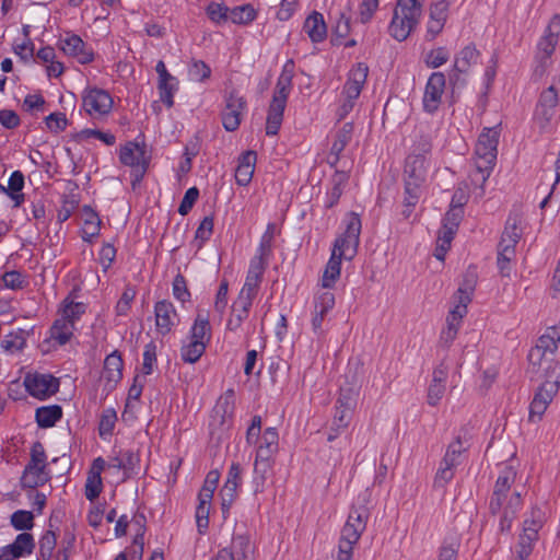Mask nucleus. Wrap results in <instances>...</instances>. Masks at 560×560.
<instances>
[{
  "label": "nucleus",
  "instance_id": "f257e3e1",
  "mask_svg": "<svg viewBox=\"0 0 560 560\" xmlns=\"http://www.w3.org/2000/svg\"><path fill=\"white\" fill-rule=\"evenodd\" d=\"M361 219L358 213L350 212L347 219L346 231L334 243L331 256L323 275V287L330 288L340 276L341 259H352L360 243Z\"/></svg>",
  "mask_w": 560,
  "mask_h": 560
},
{
  "label": "nucleus",
  "instance_id": "f03ea898",
  "mask_svg": "<svg viewBox=\"0 0 560 560\" xmlns=\"http://www.w3.org/2000/svg\"><path fill=\"white\" fill-rule=\"evenodd\" d=\"M294 77V62L288 60L276 83L272 100L268 107L266 119V135L276 136L279 132L283 120V113L287 106L289 94L292 90V80Z\"/></svg>",
  "mask_w": 560,
  "mask_h": 560
},
{
  "label": "nucleus",
  "instance_id": "7ed1b4c3",
  "mask_svg": "<svg viewBox=\"0 0 560 560\" xmlns=\"http://www.w3.org/2000/svg\"><path fill=\"white\" fill-rule=\"evenodd\" d=\"M369 510L365 506H353L350 510L347 522L341 529L338 544L337 560H352L353 547L358 544L361 535L366 528Z\"/></svg>",
  "mask_w": 560,
  "mask_h": 560
},
{
  "label": "nucleus",
  "instance_id": "20e7f679",
  "mask_svg": "<svg viewBox=\"0 0 560 560\" xmlns=\"http://www.w3.org/2000/svg\"><path fill=\"white\" fill-rule=\"evenodd\" d=\"M521 221L520 214L511 213L498 244L497 265L502 277L511 276V264L516 257L515 246L522 237Z\"/></svg>",
  "mask_w": 560,
  "mask_h": 560
},
{
  "label": "nucleus",
  "instance_id": "39448f33",
  "mask_svg": "<svg viewBox=\"0 0 560 560\" xmlns=\"http://www.w3.org/2000/svg\"><path fill=\"white\" fill-rule=\"evenodd\" d=\"M552 338L553 337L544 334L538 339L537 346L529 351V364L526 373L529 376L530 381H540L541 372H560V364L553 362V360L550 358H546V352H550V354H552L558 348V343Z\"/></svg>",
  "mask_w": 560,
  "mask_h": 560
},
{
  "label": "nucleus",
  "instance_id": "423d86ee",
  "mask_svg": "<svg viewBox=\"0 0 560 560\" xmlns=\"http://www.w3.org/2000/svg\"><path fill=\"white\" fill-rule=\"evenodd\" d=\"M119 161L131 168V185L135 189L143 179L151 161L147 144L144 142L128 141L125 145L120 147Z\"/></svg>",
  "mask_w": 560,
  "mask_h": 560
},
{
  "label": "nucleus",
  "instance_id": "0eeeda50",
  "mask_svg": "<svg viewBox=\"0 0 560 560\" xmlns=\"http://www.w3.org/2000/svg\"><path fill=\"white\" fill-rule=\"evenodd\" d=\"M421 14V2H397L389 24L390 35L399 40H405L418 24Z\"/></svg>",
  "mask_w": 560,
  "mask_h": 560
},
{
  "label": "nucleus",
  "instance_id": "6e6552de",
  "mask_svg": "<svg viewBox=\"0 0 560 560\" xmlns=\"http://www.w3.org/2000/svg\"><path fill=\"white\" fill-rule=\"evenodd\" d=\"M559 100L558 90L553 85L540 93L533 117L534 124L538 126L540 132L551 130V120L556 116Z\"/></svg>",
  "mask_w": 560,
  "mask_h": 560
},
{
  "label": "nucleus",
  "instance_id": "1a4fd4ad",
  "mask_svg": "<svg viewBox=\"0 0 560 560\" xmlns=\"http://www.w3.org/2000/svg\"><path fill=\"white\" fill-rule=\"evenodd\" d=\"M498 150L493 147H485L482 141H477L475 149V171L471 173V183L483 186L489 178L497 161Z\"/></svg>",
  "mask_w": 560,
  "mask_h": 560
},
{
  "label": "nucleus",
  "instance_id": "9d476101",
  "mask_svg": "<svg viewBox=\"0 0 560 560\" xmlns=\"http://www.w3.org/2000/svg\"><path fill=\"white\" fill-rule=\"evenodd\" d=\"M24 385L31 396L44 400L59 390L60 382L51 374L35 373L26 375Z\"/></svg>",
  "mask_w": 560,
  "mask_h": 560
},
{
  "label": "nucleus",
  "instance_id": "9b49d317",
  "mask_svg": "<svg viewBox=\"0 0 560 560\" xmlns=\"http://www.w3.org/2000/svg\"><path fill=\"white\" fill-rule=\"evenodd\" d=\"M246 101L238 94L237 91L232 90L225 96V107L221 114L222 125L226 131H235L241 125V117L246 108Z\"/></svg>",
  "mask_w": 560,
  "mask_h": 560
},
{
  "label": "nucleus",
  "instance_id": "f8f14e48",
  "mask_svg": "<svg viewBox=\"0 0 560 560\" xmlns=\"http://www.w3.org/2000/svg\"><path fill=\"white\" fill-rule=\"evenodd\" d=\"M355 405L357 394L354 390L350 387L341 388L336 400V411L332 419L334 425L346 429L352 419Z\"/></svg>",
  "mask_w": 560,
  "mask_h": 560
},
{
  "label": "nucleus",
  "instance_id": "ddd939ff",
  "mask_svg": "<svg viewBox=\"0 0 560 560\" xmlns=\"http://www.w3.org/2000/svg\"><path fill=\"white\" fill-rule=\"evenodd\" d=\"M445 82L446 79L443 72H433L430 75L423 95V109L427 113L433 114L440 107Z\"/></svg>",
  "mask_w": 560,
  "mask_h": 560
},
{
  "label": "nucleus",
  "instance_id": "4468645a",
  "mask_svg": "<svg viewBox=\"0 0 560 560\" xmlns=\"http://www.w3.org/2000/svg\"><path fill=\"white\" fill-rule=\"evenodd\" d=\"M516 472L512 467H505L499 475L494 490L489 503V509L492 514H497L502 509L511 486L514 483Z\"/></svg>",
  "mask_w": 560,
  "mask_h": 560
},
{
  "label": "nucleus",
  "instance_id": "2eb2a0df",
  "mask_svg": "<svg viewBox=\"0 0 560 560\" xmlns=\"http://www.w3.org/2000/svg\"><path fill=\"white\" fill-rule=\"evenodd\" d=\"M83 107L90 116L108 114L113 106V98L102 89H90L83 95Z\"/></svg>",
  "mask_w": 560,
  "mask_h": 560
},
{
  "label": "nucleus",
  "instance_id": "dca6fc26",
  "mask_svg": "<svg viewBox=\"0 0 560 560\" xmlns=\"http://www.w3.org/2000/svg\"><path fill=\"white\" fill-rule=\"evenodd\" d=\"M560 34V16L555 14L545 30L544 36L537 45V58L545 60L550 58L558 44Z\"/></svg>",
  "mask_w": 560,
  "mask_h": 560
},
{
  "label": "nucleus",
  "instance_id": "f3484780",
  "mask_svg": "<svg viewBox=\"0 0 560 560\" xmlns=\"http://www.w3.org/2000/svg\"><path fill=\"white\" fill-rule=\"evenodd\" d=\"M154 314L156 330L163 336L168 334L177 318L174 305L166 300L159 301L155 303Z\"/></svg>",
  "mask_w": 560,
  "mask_h": 560
},
{
  "label": "nucleus",
  "instance_id": "a211bd4d",
  "mask_svg": "<svg viewBox=\"0 0 560 560\" xmlns=\"http://www.w3.org/2000/svg\"><path fill=\"white\" fill-rule=\"evenodd\" d=\"M427 167L425 158L422 154H410L407 156L404 170V182H425Z\"/></svg>",
  "mask_w": 560,
  "mask_h": 560
},
{
  "label": "nucleus",
  "instance_id": "6ab92c4d",
  "mask_svg": "<svg viewBox=\"0 0 560 560\" xmlns=\"http://www.w3.org/2000/svg\"><path fill=\"white\" fill-rule=\"evenodd\" d=\"M257 160V154L255 151L248 150L242 153L238 158V164L235 170V180L240 186H246L250 183L255 164Z\"/></svg>",
  "mask_w": 560,
  "mask_h": 560
},
{
  "label": "nucleus",
  "instance_id": "aec40b11",
  "mask_svg": "<svg viewBox=\"0 0 560 560\" xmlns=\"http://www.w3.org/2000/svg\"><path fill=\"white\" fill-rule=\"evenodd\" d=\"M65 54L78 58L81 63H89L93 60V52L85 49V44L78 35H71L61 42Z\"/></svg>",
  "mask_w": 560,
  "mask_h": 560
},
{
  "label": "nucleus",
  "instance_id": "412c9836",
  "mask_svg": "<svg viewBox=\"0 0 560 560\" xmlns=\"http://www.w3.org/2000/svg\"><path fill=\"white\" fill-rule=\"evenodd\" d=\"M49 478L45 467L26 464L20 483L24 489H36L37 487L44 486Z\"/></svg>",
  "mask_w": 560,
  "mask_h": 560
},
{
  "label": "nucleus",
  "instance_id": "4be33fe9",
  "mask_svg": "<svg viewBox=\"0 0 560 560\" xmlns=\"http://www.w3.org/2000/svg\"><path fill=\"white\" fill-rule=\"evenodd\" d=\"M82 238L91 243L94 237L100 234L102 221L98 214L90 207L84 206L82 209Z\"/></svg>",
  "mask_w": 560,
  "mask_h": 560
},
{
  "label": "nucleus",
  "instance_id": "5701e85b",
  "mask_svg": "<svg viewBox=\"0 0 560 560\" xmlns=\"http://www.w3.org/2000/svg\"><path fill=\"white\" fill-rule=\"evenodd\" d=\"M544 378L542 384L538 387L534 398L545 400L550 404L553 396L558 393L560 384V372L544 373L541 372L540 380Z\"/></svg>",
  "mask_w": 560,
  "mask_h": 560
},
{
  "label": "nucleus",
  "instance_id": "b1692460",
  "mask_svg": "<svg viewBox=\"0 0 560 560\" xmlns=\"http://www.w3.org/2000/svg\"><path fill=\"white\" fill-rule=\"evenodd\" d=\"M259 441L260 443L256 455H258V458L261 459H271L272 456L278 452L279 447V435L277 429L267 428Z\"/></svg>",
  "mask_w": 560,
  "mask_h": 560
},
{
  "label": "nucleus",
  "instance_id": "393cba45",
  "mask_svg": "<svg viewBox=\"0 0 560 560\" xmlns=\"http://www.w3.org/2000/svg\"><path fill=\"white\" fill-rule=\"evenodd\" d=\"M303 30L314 43H320L327 36V27L324 18L320 13L315 11L305 20Z\"/></svg>",
  "mask_w": 560,
  "mask_h": 560
},
{
  "label": "nucleus",
  "instance_id": "a878e982",
  "mask_svg": "<svg viewBox=\"0 0 560 560\" xmlns=\"http://www.w3.org/2000/svg\"><path fill=\"white\" fill-rule=\"evenodd\" d=\"M2 549L15 558H21L33 553L35 549V540L32 534L21 533L15 537V540L12 544L3 547Z\"/></svg>",
  "mask_w": 560,
  "mask_h": 560
},
{
  "label": "nucleus",
  "instance_id": "bb28decb",
  "mask_svg": "<svg viewBox=\"0 0 560 560\" xmlns=\"http://www.w3.org/2000/svg\"><path fill=\"white\" fill-rule=\"evenodd\" d=\"M405 183V192H404V209L402 215L408 219L413 208L418 205L420 198L423 194V183L416 182H404Z\"/></svg>",
  "mask_w": 560,
  "mask_h": 560
},
{
  "label": "nucleus",
  "instance_id": "cd10ccee",
  "mask_svg": "<svg viewBox=\"0 0 560 560\" xmlns=\"http://www.w3.org/2000/svg\"><path fill=\"white\" fill-rule=\"evenodd\" d=\"M479 57V51L476 49L475 46L468 45L464 47L458 56L455 58L454 62V74L451 75V80H453V77L457 80V73H467L470 66L472 63L477 62V59Z\"/></svg>",
  "mask_w": 560,
  "mask_h": 560
},
{
  "label": "nucleus",
  "instance_id": "c85d7f7f",
  "mask_svg": "<svg viewBox=\"0 0 560 560\" xmlns=\"http://www.w3.org/2000/svg\"><path fill=\"white\" fill-rule=\"evenodd\" d=\"M124 361L118 350L113 351L104 361V377L108 383L116 384L122 377Z\"/></svg>",
  "mask_w": 560,
  "mask_h": 560
},
{
  "label": "nucleus",
  "instance_id": "c756f323",
  "mask_svg": "<svg viewBox=\"0 0 560 560\" xmlns=\"http://www.w3.org/2000/svg\"><path fill=\"white\" fill-rule=\"evenodd\" d=\"M522 506V495L520 492L515 491L510 497L504 510L503 514L500 518V532L508 533L511 530L513 520L516 517L518 510Z\"/></svg>",
  "mask_w": 560,
  "mask_h": 560
},
{
  "label": "nucleus",
  "instance_id": "7c9ffc66",
  "mask_svg": "<svg viewBox=\"0 0 560 560\" xmlns=\"http://www.w3.org/2000/svg\"><path fill=\"white\" fill-rule=\"evenodd\" d=\"M62 417V408L59 405L43 406L36 409L35 420L39 428H50Z\"/></svg>",
  "mask_w": 560,
  "mask_h": 560
},
{
  "label": "nucleus",
  "instance_id": "2f4dec72",
  "mask_svg": "<svg viewBox=\"0 0 560 560\" xmlns=\"http://www.w3.org/2000/svg\"><path fill=\"white\" fill-rule=\"evenodd\" d=\"M73 330L74 325L69 319L60 317L54 322L50 328V337L60 346H63L71 339Z\"/></svg>",
  "mask_w": 560,
  "mask_h": 560
},
{
  "label": "nucleus",
  "instance_id": "473e14b6",
  "mask_svg": "<svg viewBox=\"0 0 560 560\" xmlns=\"http://www.w3.org/2000/svg\"><path fill=\"white\" fill-rule=\"evenodd\" d=\"M24 187V175L21 171H14L8 183V187L3 191L14 200V206L19 207L24 201V194L21 190Z\"/></svg>",
  "mask_w": 560,
  "mask_h": 560
},
{
  "label": "nucleus",
  "instance_id": "72a5a7b5",
  "mask_svg": "<svg viewBox=\"0 0 560 560\" xmlns=\"http://www.w3.org/2000/svg\"><path fill=\"white\" fill-rule=\"evenodd\" d=\"M237 299L232 306V315L228 320L226 327L230 330H236L241 327L243 320L247 318L249 308L252 306L247 300Z\"/></svg>",
  "mask_w": 560,
  "mask_h": 560
},
{
  "label": "nucleus",
  "instance_id": "f704fd0d",
  "mask_svg": "<svg viewBox=\"0 0 560 560\" xmlns=\"http://www.w3.org/2000/svg\"><path fill=\"white\" fill-rule=\"evenodd\" d=\"M538 539L535 529L523 528L516 547L517 560H526L534 549V544Z\"/></svg>",
  "mask_w": 560,
  "mask_h": 560
},
{
  "label": "nucleus",
  "instance_id": "c9c22d12",
  "mask_svg": "<svg viewBox=\"0 0 560 560\" xmlns=\"http://www.w3.org/2000/svg\"><path fill=\"white\" fill-rule=\"evenodd\" d=\"M33 331L31 329H22L19 328L16 331H12L5 336L4 340L1 342V346L4 350L10 352L20 351L25 347L26 338Z\"/></svg>",
  "mask_w": 560,
  "mask_h": 560
},
{
  "label": "nucleus",
  "instance_id": "e433bc0d",
  "mask_svg": "<svg viewBox=\"0 0 560 560\" xmlns=\"http://www.w3.org/2000/svg\"><path fill=\"white\" fill-rule=\"evenodd\" d=\"M210 337L211 327L208 317L202 314H198L190 330L191 341L202 342L207 346Z\"/></svg>",
  "mask_w": 560,
  "mask_h": 560
},
{
  "label": "nucleus",
  "instance_id": "4c0bfd02",
  "mask_svg": "<svg viewBox=\"0 0 560 560\" xmlns=\"http://www.w3.org/2000/svg\"><path fill=\"white\" fill-rule=\"evenodd\" d=\"M474 293H468L467 290H464L458 287L457 291L454 293L453 300V308L450 311V316H456V318L462 319L467 314V306L471 302V296Z\"/></svg>",
  "mask_w": 560,
  "mask_h": 560
},
{
  "label": "nucleus",
  "instance_id": "58836bf2",
  "mask_svg": "<svg viewBox=\"0 0 560 560\" xmlns=\"http://www.w3.org/2000/svg\"><path fill=\"white\" fill-rule=\"evenodd\" d=\"M349 175L342 171H336L331 177L332 188L328 192V202L326 205L327 208H332L338 203L345 185L348 183Z\"/></svg>",
  "mask_w": 560,
  "mask_h": 560
},
{
  "label": "nucleus",
  "instance_id": "ea45409f",
  "mask_svg": "<svg viewBox=\"0 0 560 560\" xmlns=\"http://www.w3.org/2000/svg\"><path fill=\"white\" fill-rule=\"evenodd\" d=\"M256 18V10L250 3H245L230 10V19L235 24H247Z\"/></svg>",
  "mask_w": 560,
  "mask_h": 560
},
{
  "label": "nucleus",
  "instance_id": "a19ab883",
  "mask_svg": "<svg viewBox=\"0 0 560 560\" xmlns=\"http://www.w3.org/2000/svg\"><path fill=\"white\" fill-rule=\"evenodd\" d=\"M353 131V125L351 122H347L342 126V128L337 132L336 139L331 144L330 151L332 154H340L347 144L351 140Z\"/></svg>",
  "mask_w": 560,
  "mask_h": 560
},
{
  "label": "nucleus",
  "instance_id": "79ce46f5",
  "mask_svg": "<svg viewBox=\"0 0 560 560\" xmlns=\"http://www.w3.org/2000/svg\"><path fill=\"white\" fill-rule=\"evenodd\" d=\"M460 324L462 319L456 318V316L447 315L446 328L441 332L440 342L445 347H450L457 336Z\"/></svg>",
  "mask_w": 560,
  "mask_h": 560
},
{
  "label": "nucleus",
  "instance_id": "37998d69",
  "mask_svg": "<svg viewBox=\"0 0 560 560\" xmlns=\"http://www.w3.org/2000/svg\"><path fill=\"white\" fill-rule=\"evenodd\" d=\"M11 525L16 530H30L34 527V515L31 511L18 510L11 515Z\"/></svg>",
  "mask_w": 560,
  "mask_h": 560
},
{
  "label": "nucleus",
  "instance_id": "c03bdc74",
  "mask_svg": "<svg viewBox=\"0 0 560 560\" xmlns=\"http://www.w3.org/2000/svg\"><path fill=\"white\" fill-rule=\"evenodd\" d=\"M205 350V343L190 340L188 345L182 347L180 355L184 362L195 363L200 359Z\"/></svg>",
  "mask_w": 560,
  "mask_h": 560
},
{
  "label": "nucleus",
  "instance_id": "a18cd8bd",
  "mask_svg": "<svg viewBox=\"0 0 560 560\" xmlns=\"http://www.w3.org/2000/svg\"><path fill=\"white\" fill-rule=\"evenodd\" d=\"M206 12L209 19L218 24L230 19V8L224 2H210Z\"/></svg>",
  "mask_w": 560,
  "mask_h": 560
},
{
  "label": "nucleus",
  "instance_id": "49530a36",
  "mask_svg": "<svg viewBox=\"0 0 560 560\" xmlns=\"http://www.w3.org/2000/svg\"><path fill=\"white\" fill-rule=\"evenodd\" d=\"M232 548L237 556V560H248V555L252 552L249 537L242 534L235 535L232 540Z\"/></svg>",
  "mask_w": 560,
  "mask_h": 560
},
{
  "label": "nucleus",
  "instance_id": "de8ad7c7",
  "mask_svg": "<svg viewBox=\"0 0 560 560\" xmlns=\"http://www.w3.org/2000/svg\"><path fill=\"white\" fill-rule=\"evenodd\" d=\"M86 306L80 302H69L65 301V306L61 310V316L65 319H69L73 325L80 317L85 313Z\"/></svg>",
  "mask_w": 560,
  "mask_h": 560
},
{
  "label": "nucleus",
  "instance_id": "09e8293b",
  "mask_svg": "<svg viewBox=\"0 0 560 560\" xmlns=\"http://www.w3.org/2000/svg\"><path fill=\"white\" fill-rule=\"evenodd\" d=\"M213 233V218L205 217L196 230L195 241L197 247L201 248L206 241H208Z\"/></svg>",
  "mask_w": 560,
  "mask_h": 560
},
{
  "label": "nucleus",
  "instance_id": "8fccbe9b",
  "mask_svg": "<svg viewBox=\"0 0 560 560\" xmlns=\"http://www.w3.org/2000/svg\"><path fill=\"white\" fill-rule=\"evenodd\" d=\"M270 460L271 459L258 458V455H256V459H255V464H254V472H255L254 481L256 483V488H255L256 492H258L260 490L259 487H262L265 479H266V474L271 468Z\"/></svg>",
  "mask_w": 560,
  "mask_h": 560
},
{
  "label": "nucleus",
  "instance_id": "3c124183",
  "mask_svg": "<svg viewBox=\"0 0 560 560\" xmlns=\"http://www.w3.org/2000/svg\"><path fill=\"white\" fill-rule=\"evenodd\" d=\"M260 282H261L260 278L246 276L245 283H244L237 299L243 298L244 299L243 301L247 300L248 303L253 304V301L257 294V290L259 288Z\"/></svg>",
  "mask_w": 560,
  "mask_h": 560
},
{
  "label": "nucleus",
  "instance_id": "603ef678",
  "mask_svg": "<svg viewBox=\"0 0 560 560\" xmlns=\"http://www.w3.org/2000/svg\"><path fill=\"white\" fill-rule=\"evenodd\" d=\"M57 544V535L52 530H47L39 540V552L44 559H50Z\"/></svg>",
  "mask_w": 560,
  "mask_h": 560
},
{
  "label": "nucleus",
  "instance_id": "864d4df0",
  "mask_svg": "<svg viewBox=\"0 0 560 560\" xmlns=\"http://www.w3.org/2000/svg\"><path fill=\"white\" fill-rule=\"evenodd\" d=\"M136 289L131 285H127L118 300L116 304V314L118 316H125L127 315L128 311L130 310L131 302L136 298Z\"/></svg>",
  "mask_w": 560,
  "mask_h": 560
},
{
  "label": "nucleus",
  "instance_id": "5fc2aeb1",
  "mask_svg": "<svg viewBox=\"0 0 560 560\" xmlns=\"http://www.w3.org/2000/svg\"><path fill=\"white\" fill-rule=\"evenodd\" d=\"M465 451V447L463 446V442L459 436H457L447 447L446 453L443 457V464H453L458 465L462 453Z\"/></svg>",
  "mask_w": 560,
  "mask_h": 560
},
{
  "label": "nucleus",
  "instance_id": "6e6d98bb",
  "mask_svg": "<svg viewBox=\"0 0 560 560\" xmlns=\"http://www.w3.org/2000/svg\"><path fill=\"white\" fill-rule=\"evenodd\" d=\"M102 491V478L98 472H90L85 483V497L93 501Z\"/></svg>",
  "mask_w": 560,
  "mask_h": 560
},
{
  "label": "nucleus",
  "instance_id": "4d7b16f0",
  "mask_svg": "<svg viewBox=\"0 0 560 560\" xmlns=\"http://www.w3.org/2000/svg\"><path fill=\"white\" fill-rule=\"evenodd\" d=\"M74 534L70 530H67L62 537L61 547L57 551L55 560H69L74 547Z\"/></svg>",
  "mask_w": 560,
  "mask_h": 560
},
{
  "label": "nucleus",
  "instance_id": "13d9d810",
  "mask_svg": "<svg viewBox=\"0 0 560 560\" xmlns=\"http://www.w3.org/2000/svg\"><path fill=\"white\" fill-rule=\"evenodd\" d=\"M156 363V345L151 341L145 345L143 351L142 372L150 375L153 372V365Z\"/></svg>",
  "mask_w": 560,
  "mask_h": 560
},
{
  "label": "nucleus",
  "instance_id": "bf43d9fd",
  "mask_svg": "<svg viewBox=\"0 0 560 560\" xmlns=\"http://www.w3.org/2000/svg\"><path fill=\"white\" fill-rule=\"evenodd\" d=\"M189 75L192 80L202 82L210 78L211 69L202 60H194L189 68Z\"/></svg>",
  "mask_w": 560,
  "mask_h": 560
},
{
  "label": "nucleus",
  "instance_id": "052dcab7",
  "mask_svg": "<svg viewBox=\"0 0 560 560\" xmlns=\"http://www.w3.org/2000/svg\"><path fill=\"white\" fill-rule=\"evenodd\" d=\"M450 58V54L445 47H439L436 49H432L427 55V66L430 68H439L444 65Z\"/></svg>",
  "mask_w": 560,
  "mask_h": 560
},
{
  "label": "nucleus",
  "instance_id": "680f3d73",
  "mask_svg": "<svg viewBox=\"0 0 560 560\" xmlns=\"http://www.w3.org/2000/svg\"><path fill=\"white\" fill-rule=\"evenodd\" d=\"M454 467H456V465L450 463L443 464L442 460L434 478V486L443 488L451 481L454 477Z\"/></svg>",
  "mask_w": 560,
  "mask_h": 560
},
{
  "label": "nucleus",
  "instance_id": "e2e57ef3",
  "mask_svg": "<svg viewBox=\"0 0 560 560\" xmlns=\"http://www.w3.org/2000/svg\"><path fill=\"white\" fill-rule=\"evenodd\" d=\"M173 294L183 303L190 299V292L187 288L186 279L182 273H177L173 280Z\"/></svg>",
  "mask_w": 560,
  "mask_h": 560
},
{
  "label": "nucleus",
  "instance_id": "0e129e2a",
  "mask_svg": "<svg viewBox=\"0 0 560 560\" xmlns=\"http://www.w3.org/2000/svg\"><path fill=\"white\" fill-rule=\"evenodd\" d=\"M31 458H30V462L27 463L28 465H33V466H37V467H47V456H46V453H45V448H44V445L42 444V442L39 441H36L33 443L32 447H31Z\"/></svg>",
  "mask_w": 560,
  "mask_h": 560
},
{
  "label": "nucleus",
  "instance_id": "69168bd1",
  "mask_svg": "<svg viewBox=\"0 0 560 560\" xmlns=\"http://www.w3.org/2000/svg\"><path fill=\"white\" fill-rule=\"evenodd\" d=\"M458 546L456 539H445L440 547L438 560H456Z\"/></svg>",
  "mask_w": 560,
  "mask_h": 560
},
{
  "label": "nucleus",
  "instance_id": "338daca9",
  "mask_svg": "<svg viewBox=\"0 0 560 560\" xmlns=\"http://www.w3.org/2000/svg\"><path fill=\"white\" fill-rule=\"evenodd\" d=\"M45 120L47 128L56 133L63 131L68 125V119L63 113H51Z\"/></svg>",
  "mask_w": 560,
  "mask_h": 560
},
{
  "label": "nucleus",
  "instance_id": "774afa93",
  "mask_svg": "<svg viewBox=\"0 0 560 560\" xmlns=\"http://www.w3.org/2000/svg\"><path fill=\"white\" fill-rule=\"evenodd\" d=\"M199 197V190L197 187H191L186 190L184 198L178 207V212L182 215L188 214V212L192 209L195 202Z\"/></svg>",
  "mask_w": 560,
  "mask_h": 560
}]
</instances>
